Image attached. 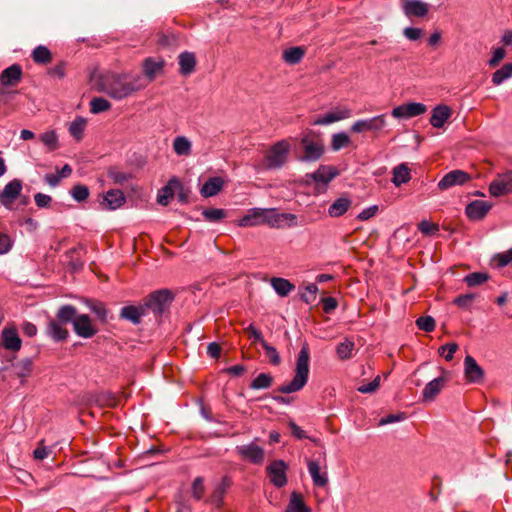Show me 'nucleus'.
Returning <instances> with one entry per match:
<instances>
[{
  "label": "nucleus",
  "instance_id": "1",
  "mask_svg": "<svg viewBox=\"0 0 512 512\" xmlns=\"http://www.w3.org/2000/svg\"><path fill=\"white\" fill-rule=\"evenodd\" d=\"M100 85L104 93L116 100H122L145 87L138 75L114 72L104 74Z\"/></svg>",
  "mask_w": 512,
  "mask_h": 512
},
{
  "label": "nucleus",
  "instance_id": "2",
  "mask_svg": "<svg viewBox=\"0 0 512 512\" xmlns=\"http://www.w3.org/2000/svg\"><path fill=\"white\" fill-rule=\"evenodd\" d=\"M310 351L308 344H304L297 356L295 375L293 379L278 387L277 391L283 394H290L300 391L307 383L309 377Z\"/></svg>",
  "mask_w": 512,
  "mask_h": 512
},
{
  "label": "nucleus",
  "instance_id": "3",
  "mask_svg": "<svg viewBox=\"0 0 512 512\" xmlns=\"http://www.w3.org/2000/svg\"><path fill=\"white\" fill-rule=\"evenodd\" d=\"M302 154L299 160L302 162H316L325 152V143L321 132L306 130L300 139Z\"/></svg>",
  "mask_w": 512,
  "mask_h": 512
},
{
  "label": "nucleus",
  "instance_id": "4",
  "mask_svg": "<svg viewBox=\"0 0 512 512\" xmlns=\"http://www.w3.org/2000/svg\"><path fill=\"white\" fill-rule=\"evenodd\" d=\"M174 300V294L169 289H159L150 293L142 301L146 314L151 312L156 320H159Z\"/></svg>",
  "mask_w": 512,
  "mask_h": 512
},
{
  "label": "nucleus",
  "instance_id": "5",
  "mask_svg": "<svg viewBox=\"0 0 512 512\" xmlns=\"http://www.w3.org/2000/svg\"><path fill=\"white\" fill-rule=\"evenodd\" d=\"M290 144L287 140H280L273 144L266 152L263 162L257 167L258 170H274L281 168L287 161Z\"/></svg>",
  "mask_w": 512,
  "mask_h": 512
},
{
  "label": "nucleus",
  "instance_id": "6",
  "mask_svg": "<svg viewBox=\"0 0 512 512\" xmlns=\"http://www.w3.org/2000/svg\"><path fill=\"white\" fill-rule=\"evenodd\" d=\"M288 464L284 460H273L266 466V474L270 483L276 488L284 487L287 482Z\"/></svg>",
  "mask_w": 512,
  "mask_h": 512
},
{
  "label": "nucleus",
  "instance_id": "7",
  "mask_svg": "<svg viewBox=\"0 0 512 512\" xmlns=\"http://www.w3.org/2000/svg\"><path fill=\"white\" fill-rule=\"evenodd\" d=\"M492 197H502L512 194V169L498 173L489 185Z\"/></svg>",
  "mask_w": 512,
  "mask_h": 512
},
{
  "label": "nucleus",
  "instance_id": "8",
  "mask_svg": "<svg viewBox=\"0 0 512 512\" xmlns=\"http://www.w3.org/2000/svg\"><path fill=\"white\" fill-rule=\"evenodd\" d=\"M287 222L288 227H293L297 224V217L292 213H278L274 208H265L263 225H268L271 228H281Z\"/></svg>",
  "mask_w": 512,
  "mask_h": 512
},
{
  "label": "nucleus",
  "instance_id": "9",
  "mask_svg": "<svg viewBox=\"0 0 512 512\" xmlns=\"http://www.w3.org/2000/svg\"><path fill=\"white\" fill-rule=\"evenodd\" d=\"M472 180V177L467 172L456 169L445 174L438 182L440 190H447L455 186H462Z\"/></svg>",
  "mask_w": 512,
  "mask_h": 512
},
{
  "label": "nucleus",
  "instance_id": "10",
  "mask_svg": "<svg viewBox=\"0 0 512 512\" xmlns=\"http://www.w3.org/2000/svg\"><path fill=\"white\" fill-rule=\"evenodd\" d=\"M22 191V181L13 179L8 182L3 190H0V204L7 209H11L14 201L20 196Z\"/></svg>",
  "mask_w": 512,
  "mask_h": 512
},
{
  "label": "nucleus",
  "instance_id": "11",
  "mask_svg": "<svg viewBox=\"0 0 512 512\" xmlns=\"http://www.w3.org/2000/svg\"><path fill=\"white\" fill-rule=\"evenodd\" d=\"M238 455L255 465H261L264 462V449L254 442L236 447Z\"/></svg>",
  "mask_w": 512,
  "mask_h": 512
},
{
  "label": "nucleus",
  "instance_id": "12",
  "mask_svg": "<svg viewBox=\"0 0 512 512\" xmlns=\"http://www.w3.org/2000/svg\"><path fill=\"white\" fill-rule=\"evenodd\" d=\"M386 126L385 115H378L370 119L358 120L351 126L354 133H362L366 131L378 132Z\"/></svg>",
  "mask_w": 512,
  "mask_h": 512
},
{
  "label": "nucleus",
  "instance_id": "13",
  "mask_svg": "<svg viewBox=\"0 0 512 512\" xmlns=\"http://www.w3.org/2000/svg\"><path fill=\"white\" fill-rule=\"evenodd\" d=\"M427 111L426 105L417 102L399 105L393 108L391 114L395 118L409 119L424 114Z\"/></svg>",
  "mask_w": 512,
  "mask_h": 512
},
{
  "label": "nucleus",
  "instance_id": "14",
  "mask_svg": "<svg viewBox=\"0 0 512 512\" xmlns=\"http://www.w3.org/2000/svg\"><path fill=\"white\" fill-rule=\"evenodd\" d=\"M74 332L82 338H92L98 332L97 327L92 323V320L87 314H80L75 321H73Z\"/></svg>",
  "mask_w": 512,
  "mask_h": 512
},
{
  "label": "nucleus",
  "instance_id": "15",
  "mask_svg": "<svg viewBox=\"0 0 512 512\" xmlns=\"http://www.w3.org/2000/svg\"><path fill=\"white\" fill-rule=\"evenodd\" d=\"M464 374L470 383H480L484 378V370L471 355L464 359Z\"/></svg>",
  "mask_w": 512,
  "mask_h": 512
},
{
  "label": "nucleus",
  "instance_id": "16",
  "mask_svg": "<svg viewBox=\"0 0 512 512\" xmlns=\"http://www.w3.org/2000/svg\"><path fill=\"white\" fill-rule=\"evenodd\" d=\"M352 110L348 107H336L333 111L318 117L313 121V125H329L351 117Z\"/></svg>",
  "mask_w": 512,
  "mask_h": 512
},
{
  "label": "nucleus",
  "instance_id": "17",
  "mask_svg": "<svg viewBox=\"0 0 512 512\" xmlns=\"http://www.w3.org/2000/svg\"><path fill=\"white\" fill-rule=\"evenodd\" d=\"M492 208V204L488 201L474 200L465 208V213L470 220H482Z\"/></svg>",
  "mask_w": 512,
  "mask_h": 512
},
{
  "label": "nucleus",
  "instance_id": "18",
  "mask_svg": "<svg viewBox=\"0 0 512 512\" xmlns=\"http://www.w3.org/2000/svg\"><path fill=\"white\" fill-rule=\"evenodd\" d=\"M126 202L124 193L119 189H110L103 195L101 206L106 210H116Z\"/></svg>",
  "mask_w": 512,
  "mask_h": 512
},
{
  "label": "nucleus",
  "instance_id": "19",
  "mask_svg": "<svg viewBox=\"0 0 512 512\" xmlns=\"http://www.w3.org/2000/svg\"><path fill=\"white\" fill-rule=\"evenodd\" d=\"M146 315L142 302L139 305H127L122 307L119 314L121 319L127 320L134 325L140 324L142 318Z\"/></svg>",
  "mask_w": 512,
  "mask_h": 512
},
{
  "label": "nucleus",
  "instance_id": "20",
  "mask_svg": "<svg viewBox=\"0 0 512 512\" xmlns=\"http://www.w3.org/2000/svg\"><path fill=\"white\" fill-rule=\"evenodd\" d=\"M338 175H339V171L335 166L320 165L316 171H314L313 173H311L309 175V177L315 183H321L326 186Z\"/></svg>",
  "mask_w": 512,
  "mask_h": 512
},
{
  "label": "nucleus",
  "instance_id": "21",
  "mask_svg": "<svg viewBox=\"0 0 512 512\" xmlns=\"http://www.w3.org/2000/svg\"><path fill=\"white\" fill-rule=\"evenodd\" d=\"M307 467L315 486L324 487L328 484L329 479L326 465L324 466L325 470L322 471L321 464L318 460H308Z\"/></svg>",
  "mask_w": 512,
  "mask_h": 512
},
{
  "label": "nucleus",
  "instance_id": "22",
  "mask_svg": "<svg viewBox=\"0 0 512 512\" xmlns=\"http://www.w3.org/2000/svg\"><path fill=\"white\" fill-rule=\"evenodd\" d=\"M22 78V67L13 64L4 69L0 74V84L4 87L17 85Z\"/></svg>",
  "mask_w": 512,
  "mask_h": 512
},
{
  "label": "nucleus",
  "instance_id": "23",
  "mask_svg": "<svg viewBox=\"0 0 512 512\" xmlns=\"http://www.w3.org/2000/svg\"><path fill=\"white\" fill-rule=\"evenodd\" d=\"M402 8L407 17H424L429 11V5L420 0H404Z\"/></svg>",
  "mask_w": 512,
  "mask_h": 512
},
{
  "label": "nucleus",
  "instance_id": "24",
  "mask_svg": "<svg viewBox=\"0 0 512 512\" xmlns=\"http://www.w3.org/2000/svg\"><path fill=\"white\" fill-rule=\"evenodd\" d=\"M179 74L187 77L196 69V56L193 52L185 51L178 56Z\"/></svg>",
  "mask_w": 512,
  "mask_h": 512
},
{
  "label": "nucleus",
  "instance_id": "25",
  "mask_svg": "<svg viewBox=\"0 0 512 512\" xmlns=\"http://www.w3.org/2000/svg\"><path fill=\"white\" fill-rule=\"evenodd\" d=\"M265 208H252L238 221L239 227H254L263 225Z\"/></svg>",
  "mask_w": 512,
  "mask_h": 512
},
{
  "label": "nucleus",
  "instance_id": "26",
  "mask_svg": "<svg viewBox=\"0 0 512 512\" xmlns=\"http://www.w3.org/2000/svg\"><path fill=\"white\" fill-rule=\"evenodd\" d=\"M451 115L452 110L449 106L444 104L437 105L432 110L430 124L435 128H442Z\"/></svg>",
  "mask_w": 512,
  "mask_h": 512
},
{
  "label": "nucleus",
  "instance_id": "27",
  "mask_svg": "<svg viewBox=\"0 0 512 512\" xmlns=\"http://www.w3.org/2000/svg\"><path fill=\"white\" fill-rule=\"evenodd\" d=\"M445 382L446 379L444 377H437L428 382L423 389L422 400L424 402L433 401L444 387Z\"/></svg>",
  "mask_w": 512,
  "mask_h": 512
},
{
  "label": "nucleus",
  "instance_id": "28",
  "mask_svg": "<svg viewBox=\"0 0 512 512\" xmlns=\"http://www.w3.org/2000/svg\"><path fill=\"white\" fill-rule=\"evenodd\" d=\"M2 341L7 350L17 352L21 349L22 340L15 328H4L2 330Z\"/></svg>",
  "mask_w": 512,
  "mask_h": 512
},
{
  "label": "nucleus",
  "instance_id": "29",
  "mask_svg": "<svg viewBox=\"0 0 512 512\" xmlns=\"http://www.w3.org/2000/svg\"><path fill=\"white\" fill-rule=\"evenodd\" d=\"M63 324L57 319H51L48 322L46 332L55 342H62L68 338L69 332Z\"/></svg>",
  "mask_w": 512,
  "mask_h": 512
},
{
  "label": "nucleus",
  "instance_id": "30",
  "mask_svg": "<svg viewBox=\"0 0 512 512\" xmlns=\"http://www.w3.org/2000/svg\"><path fill=\"white\" fill-rule=\"evenodd\" d=\"M352 200L348 196H341L331 203L328 215L332 218L343 216L351 207Z\"/></svg>",
  "mask_w": 512,
  "mask_h": 512
},
{
  "label": "nucleus",
  "instance_id": "31",
  "mask_svg": "<svg viewBox=\"0 0 512 512\" xmlns=\"http://www.w3.org/2000/svg\"><path fill=\"white\" fill-rule=\"evenodd\" d=\"M175 188H181V183L177 178H172L167 185L160 189L157 195V202L162 206L168 205L170 200L174 197Z\"/></svg>",
  "mask_w": 512,
  "mask_h": 512
},
{
  "label": "nucleus",
  "instance_id": "32",
  "mask_svg": "<svg viewBox=\"0 0 512 512\" xmlns=\"http://www.w3.org/2000/svg\"><path fill=\"white\" fill-rule=\"evenodd\" d=\"M165 66L164 60H155L151 57L146 58L143 62V71L146 77L152 81L156 75L161 73Z\"/></svg>",
  "mask_w": 512,
  "mask_h": 512
},
{
  "label": "nucleus",
  "instance_id": "33",
  "mask_svg": "<svg viewBox=\"0 0 512 512\" xmlns=\"http://www.w3.org/2000/svg\"><path fill=\"white\" fill-rule=\"evenodd\" d=\"M232 485V479L229 476H223L221 481L216 485L212 494H211V502L217 505H221L223 501V497L226 494L227 490Z\"/></svg>",
  "mask_w": 512,
  "mask_h": 512
},
{
  "label": "nucleus",
  "instance_id": "34",
  "mask_svg": "<svg viewBox=\"0 0 512 512\" xmlns=\"http://www.w3.org/2000/svg\"><path fill=\"white\" fill-rule=\"evenodd\" d=\"M224 181L221 177H211L202 186L200 192L204 197H212L223 188Z\"/></svg>",
  "mask_w": 512,
  "mask_h": 512
},
{
  "label": "nucleus",
  "instance_id": "35",
  "mask_svg": "<svg viewBox=\"0 0 512 512\" xmlns=\"http://www.w3.org/2000/svg\"><path fill=\"white\" fill-rule=\"evenodd\" d=\"M392 174V183L396 187H399L402 184L407 183L411 179L410 169L406 163H402L394 167Z\"/></svg>",
  "mask_w": 512,
  "mask_h": 512
},
{
  "label": "nucleus",
  "instance_id": "36",
  "mask_svg": "<svg viewBox=\"0 0 512 512\" xmlns=\"http://www.w3.org/2000/svg\"><path fill=\"white\" fill-rule=\"evenodd\" d=\"M274 291L281 297L287 296L295 289V285L289 280L281 277H273L270 281Z\"/></svg>",
  "mask_w": 512,
  "mask_h": 512
},
{
  "label": "nucleus",
  "instance_id": "37",
  "mask_svg": "<svg viewBox=\"0 0 512 512\" xmlns=\"http://www.w3.org/2000/svg\"><path fill=\"white\" fill-rule=\"evenodd\" d=\"M87 126V120L82 116H77L69 125L68 131L74 140L81 141L84 137V131Z\"/></svg>",
  "mask_w": 512,
  "mask_h": 512
},
{
  "label": "nucleus",
  "instance_id": "38",
  "mask_svg": "<svg viewBox=\"0 0 512 512\" xmlns=\"http://www.w3.org/2000/svg\"><path fill=\"white\" fill-rule=\"evenodd\" d=\"M305 55V49L296 46V47H290L283 51L282 59L285 63L290 65H296L300 63Z\"/></svg>",
  "mask_w": 512,
  "mask_h": 512
},
{
  "label": "nucleus",
  "instance_id": "39",
  "mask_svg": "<svg viewBox=\"0 0 512 512\" xmlns=\"http://www.w3.org/2000/svg\"><path fill=\"white\" fill-rule=\"evenodd\" d=\"M15 375L21 379V383L25 382V379L32 373L33 362L30 358H25L13 365Z\"/></svg>",
  "mask_w": 512,
  "mask_h": 512
},
{
  "label": "nucleus",
  "instance_id": "40",
  "mask_svg": "<svg viewBox=\"0 0 512 512\" xmlns=\"http://www.w3.org/2000/svg\"><path fill=\"white\" fill-rule=\"evenodd\" d=\"M286 512H310L300 493L293 492L286 508Z\"/></svg>",
  "mask_w": 512,
  "mask_h": 512
},
{
  "label": "nucleus",
  "instance_id": "41",
  "mask_svg": "<svg viewBox=\"0 0 512 512\" xmlns=\"http://www.w3.org/2000/svg\"><path fill=\"white\" fill-rule=\"evenodd\" d=\"M31 57L35 63L41 65H46L52 60V54L50 50L44 45L35 47L32 51Z\"/></svg>",
  "mask_w": 512,
  "mask_h": 512
},
{
  "label": "nucleus",
  "instance_id": "42",
  "mask_svg": "<svg viewBox=\"0 0 512 512\" xmlns=\"http://www.w3.org/2000/svg\"><path fill=\"white\" fill-rule=\"evenodd\" d=\"M79 315L77 314V310L72 305H64L59 308L56 319L63 322V323H69L71 322L73 324V321H75V318H77Z\"/></svg>",
  "mask_w": 512,
  "mask_h": 512
},
{
  "label": "nucleus",
  "instance_id": "43",
  "mask_svg": "<svg viewBox=\"0 0 512 512\" xmlns=\"http://www.w3.org/2000/svg\"><path fill=\"white\" fill-rule=\"evenodd\" d=\"M191 142L185 136H177L173 141L174 152L179 156L191 154Z\"/></svg>",
  "mask_w": 512,
  "mask_h": 512
},
{
  "label": "nucleus",
  "instance_id": "44",
  "mask_svg": "<svg viewBox=\"0 0 512 512\" xmlns=\"http://www.w3.org/2000/svg\"><path fill=\"white\" fill-rule=\"evenodd\" d=\"M511 77L512 63H506L492 74V83L498 86Z\"/></svg>",
  "mask_w": 512,
  "mask_h": 512
},
{
  "label": "nucleus",
  "instance_id": "45",
  "mask_svg": "<svg viewBox=\"0 0 512 512\" xmlns=\"http://www.w3.org/2000/svg\"><path fill=\"white\" fill-rule=\"evenodd\" d=\"M351 144L349 135L345 132H338L331 137V149L333 151H339L343 148L348 147Z\"/></svg>",
  "mask_w": 512,
  "mask_h": 512
},
{
  "label": "nucleus",
  "instance_id": "46",
  "mask_svg": "<svg viewBox=\"0 0 512 512\" xmlns=\"http://www.w3.org/2000/svg\"><path fill=\"white\" fill-rule=\"evenodd\" d=\"M40 140L47 147L49 152L55 151L59 147L58 136L54 130H48L42 133Z\"/></svg>",
  "mask_w": 512,
  "mask_h": 512
},
{
  "label": "nucleus",
  "instance_id": "47",
  "mask_svg": "<svg viewBox=\"0 0 512 512\" xmlns=\"http://www.w3.org/2000/svg\"><path fill=\"white\" fill-rule=\"evenodd\" d=\"M273 383V377L269 373H260L250 384L254 390L268 389Z\"/></svg>",
  "mask_w": 512,
  "mask_h": 512
},
{
  "label": "nucleus",
  "instance_id": "48",
  "mask_svg": "<svg viewBox=\"0 0 512 512\" xmlns=\"http://www.w3.org/2000/svg\"><path fill=\"white\" fill-rule=\"evenodd\" d=\"M111 108V103L103 97H94L90 101V112L93 114H99L106 112Z\"/></svg>",
  "mask_w": 512,
  "mask_h": 512
},
{
  "label": "nucleus",
  "instance_id": "49",
  "mask_svg": "<svg viewBox=\"0 0 512 512\" xmlns=\"http://www.w3.org/2000/svg\"><path fill=\"white\" fill-rule=\"evenodd\" d=\"M202 215L208 222H219L226 217L227 213L224 209L207 208L203 210Z\"/></svg>",
  "mask_w": 512,
  "mask_h": 512
},
{
  "label": "nucleus",
  "instance_id": "50",
  "mask_svg": "<svg viewBox=\"0 0 512 512\" xmlns=\"http://www.w3.org/2000/svg\"><path fill=\"white\" fill-rule=\"evenodd\" d=\"M489 278L487 273L473 272L464 277V282L468 287H475L485 283Z\"/></svg>",
  "mask_w": 512,
  "mask_h": 512
},
{
  "label": "nucleus",
  "instance_id": "51",
  "mask_svg": "<svg viewBox=\"0 0 512 512\" xmlns=\"http://www.w3.org/2000/svg\"><path fill=\"white\" fill-rule=\"evenodd\" d=\"M354 346V342L348 339L339 343L336 348L338 357L342 360L349 359L352 356Z\"/></svg>",
  "mask_w": 512,
  "mask_h": 512
},
{
  "label": "nucleus",
  "instance_id": "52",
  "mask_svg": "<svg viewBox=\"0 0 512 512\" xmlns=\"http://www.w3.org/2000/svg\"><path fill=\"white\" fill-rule=\"evenodd\" d=\"M261 346L263 347L265 355L269 359L270 363L274 366H278L281 363V357L277 349L266 341H262Z\"/></svg>",
  "mask_w": 512,
  "mask_h": 512
},
{
  "label": "nucleus",
  "instance_id": "53",
  "mask_svg": "<svg viewBox=\"0 0 512 512\" xmlns=\"http://www.w3.org/2000/svg\"><path fill=\"white\" fill-rule=\"evenodd\" d=\"M71 196L77 202L85 201L89 196V189L86 185L76 184L71 189Z\"/></svg>",
  "mask_w": 512,
  "mask_h": 512
},
{
  "label": "nucleus",
  "instance_id": "54",
  "mask_svg": "<svg viewBox=\"0 0 512 512\" xmlns=\"http://www.w3.org/2000/svg\"><path fill=\"white\" fill-rule=\"evenodd\" d=\"M418 329L425 332H432L436 327L435 319L432 316H421L416 320Z\"/></svg>",
  "mask_w": 512,
  "mask_h": 512
},
{
  "label": "nucleus",
  "instance_id": "55",
  "mask_svg": "<svg viewBox=\"0 0 512 512\" xmlns=\"http://www.w3.org/2000/svg\"><path fill=\"white\" fill-rule=\"evenodd\" d=\"M318 287L316 284L311 283L304 287V291L301 292V299L307 304H312L316 300Z\"/></svg>",
  "mask_w": 512,
  "mask_h": 512
},
{
  "label": "nucleus",
  "instance_id": "56",
  "mask_svg": "<svg viewBox=\"0 0 512 512\" xmlns=\"http://www.w3.org/2000/svg\"><path fill=\"white\" fill-rule=\"evenodd\" d=\"M475 297H476V294H474V293H467V294L459 295L453 300V304H455L456 306H458L459 308H462V309H469L471 307Z\"/></svg>",
  "mask_w": 512,
  "mask_h": 512
},
{
  "label": "nucleus",
  "instance_id": "57",
  "mask_svg": "<svg viewBox=\"0 0 512 512\" xmlns=\"http://www.w3.org/2000/svg\"><path fill=\"white\" fill-rule=\"evenodd\" d=\"M458 350V344L455 342L447 343L442 345L438 352L445 358L446 361H451L454 357L455 352Z\"/></svg>",
  "mask_w": 512,
  "mask_h": 512
},
{
  "label": "nucleus",
  "instance_id": "58",
  "mask_svg": "<svg viewBox=\"0 0 512 512\" xmlns=\"http://www.w3.org/2000/svg\"><path fill=\"white\" fill-rule=\"evenodd\" d=\"M52 453V449L45 445V440L42 439L37 448L33 451V457L35 460H44Z\"/></svg>",
  "mask_w": 512,
  "mask_h": 512
},
{
  "label": "nucleus",
  "instance_id": "59",
  "mask_svg": "<svg viewBox=\"0 0 512 512\" xmlns=\"http://www.w3.org/2000/svg\"><path fill=\"white\" fill-rule=\"evenodd\" d=\"M192 494L196 500H201L205 494L204 479L196 477L192 483Z\"/></svg>",
  "mask_w": 512,
  "mask_h": 512
},
{
  "label": "nucleus",
  "instance_id": "60",
  "mask_svg": "<svg viewBox=\"0 0 512 512\" xmlns=\"http://www.w3.org/2000/svg\"><path fill=\"white\" fill-rule=\"evenodd\" d=\"M494 261L496 262L497 267L503 268L512 263V248L508 249L505 252L498 253L494 256Z\"/></svg>",
  "mask_w": 512,
  "mask_h": 512
},
{
  "label": "nucleus",
  "instance_id": "61",
  "mask_svg": "<svg viewBox=\"0 0 512 512\" xmlns=\"http://www.w3.org/2000/svg\"><path fill=\"white\" fill-rule=\"evenodd\" d=\"M418 230L424 235H431L437 232L439 227L437 224L431 223L427 220H422L418 223Z\"/></svg>",
  "mask_w": 512,
  "mask_h": 512
},
{
  "label": "nucleus",
  "instance_id": "62",
  "mask_svg": "<svg viewBox=\"0 0 512 512\" xmlns=\"http://www.w3.org/2000/svg\"><path fill=\"white\" fill-rule=\"evenodd\" d=\"M12 247V238L6 233H0V255L8 253Z\"/></svg>",
  "mask_w": 512,
  "mask_h": 512
},
{
  "label": "nucleus",
  "instance_id": "63",
  "mask_svg": "<svg viewBox=\"0 0 512 512\" xmlns=\"http://www.w3.org/2000/svg\"><path fill=\"white\" fill-rule=\"evenodd\" d=\"M406 418V414L404 412H399L396 414H389L386 417H383L379 420V426H384L387 424L403 421Z\"/></svg>",
  "mask_w": 512,
  "mask_h": 512
},
{
  "label": "nucleus",
  "instance_id": "64",
  "mask_svg": "<svg viewBox=\"0 0 512 512\" xmlns=\"http://www.w3.org/2000/svg\"><path fill=\"white\" fill-rule=\"evenodd\" d=\"M506 56V51L503 47L494 49L491 59L488 61L490 67H496L502 59Z\"/></svg>",
  "mask_w": 512,
  "mask_h": 512
}]
</instances>
